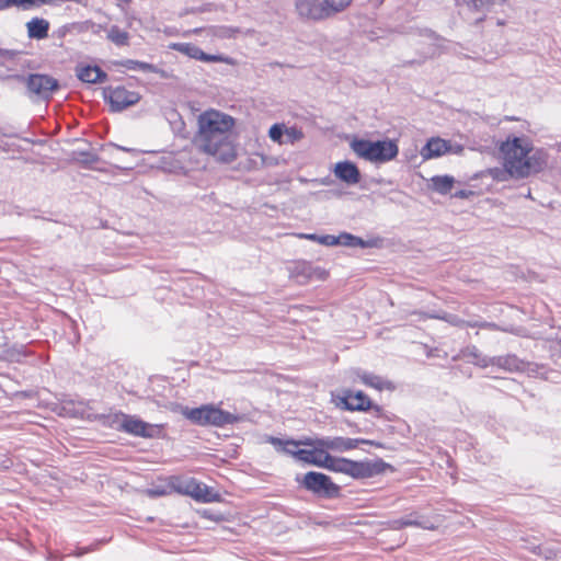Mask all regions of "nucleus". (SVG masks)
<instances>
[{
  "label": "nucleus",
  "instance_id": "obj_6",
  "mask_svg": "<svg viewBox=\"0 0 561 561\" xmlns=\"http://www.w3.org/2000/svg\"><path fill=\"white\" fill-rule=\"evenodd\" d=\"M324 468L348 474L353 478H370L377 473L376 466L368 461H354L346 458H335L328 454Z\"/></svg>",
  "mask_w": 561,
  "mask_h": 561
},
{
  "label": "nucleus",
  "instance_id": "obj_8",
  "mask_svg": "<svg viewBox=\"0 0 561 561\" xmlns=\"http://www.w3.org/2000/svg\"><path fill=\"white\" fill-rule=\"evenodd\" d=\"M302 443L306 446H317L318 448H322L325 453L327 450L342 453L355 449L359 443H365V440L350 437L328 436L321 438H306Z\"/></svg>",
  "mask_w": 561,
  "mask_h": 561
},
{
  "label": "nucleus",
  "instance_id": "obj_20",
  "mask_svg": "<svg viewBox=\"0 0 561 561\" xmlns=\"http://www.w3.org/2000/svg\"><path fill=\"white\" fill-rule=\"evenodd\" d=\"M394 528L400 529L403 527L414 526L420 527L427 530H434L437 528V525L426 517L417 516L416 514H410L400 519L393 522Z\"/></svg>",
  "mask_w": 561,
  "mask_h": 561
},
{
  "label": "nucleus",
  "instance_id": "obj_26",
  "mask_svg": "<svg viewBox=\"0 0 561 561\" xmlns=\"http://www.w3.org/2000/svg\"><path fill=\"white\" fill-rule=\"evenodd\" d=\"M339 245L350 247V248H369L373 245L370 241H365L359 237L351 234L348 232H342L337 236Z\"/></svg>",
  "mask_w": 561,
  "mask_h": 561
},
{
  "label": "nucleus",
  "instance_id": "obj_29",
  "mask_svg": "<svg viewBox=\"0 0 561 561\" xmlns=\"http://www.w3.org/2000/svg\"><path fill=\"white\" fill-rule=\"evenodd\" d=\"M466 2L477 11H489L494 5H503L507 0H466Z\"/></svg>",
  "mask_w": 561,
  "mask_h": 561
},
{
  "label": "nucleus",
  "instance_id": "obj_3",
  "mask_svg": "<svg viewBox=\"0 0 561 561\" xmlns=\"http://www.w3.org/2000/svg\"><path fill=\"white\" fill-rule=\"evenodd\" d=\"M181 413L186 420L198 426L224 427L240 421V416L225 411L214 403L197 408L183 407Z\"/></svg>",
  "mask_w": 561,
  "mask_h": 561
},
{
  "label": "nucleus",
  "instance_id": "obj_40",
  "mask_svg": "<svg viewBox=\"0 0 561 561\" xmlns=\"http://www.w3.org/2000/svg\"><path fill=\"white\" fill-rule=\"evenodd\" d=\"M92 550H93V548H91V549L90 548H84L78 554L81 556V554L87 553V552L92 551Z\"/></svg>",
  "mask_w": 561,
  "mask_h": 561
},
{
  "label": "nucleus",
  "instance_id": "obj_12",
  "mask_svg": "<svg viewBox=\"0 0 561 561\" xmlns=\"http://www.w3.org/2000/svg\"><path fill=\"white\" fill-rule=\"evenodd\" d=\"M295 10L299 19L304 21L328 20L322 0H295Z\"/></svg>",
  "mask_w": 561,
  "mask_h": 561
},
{
  "label": "nucleus",
  "instance_id": "obj_38",
  "mask_svg": "<svg viewBox=\"0 0 561 561\" xmlns=\"http://www.w3.org/2000/svg\"><path fill=\"white\" fill-rule=\"evenodd\" d=\"M298 237L301 239H307V240H311V241H316V242H318V239L320 238V236H318L316 233H300V234H298Z\"/></svg>",
  "mask_w": 561,
  "mask_h": 561
},
{
  "label": "nucleus",
  "instance_id": "obj_19",
  "mask_svg": "<svg viewBox=\"0 0 561 561\" xmlns=\"http://www.w3.org/2000/svg\"><path fill=\"white\" fill-rule=\"evenodd\" d=\"M447 140L439 137H433L427 140L425 146L421 149L420 153L423 160L426 161L442 157L443 154L447 153Z\"/></svg>",
  "mask_w": 561,
  "mask_h": 561
},
{
  "label": "nucleus",
  "instance_id": "obj_32",
  "mask_svg": "<svg viewBox=\"0 0 561 561\" xmlns=\"http://www.w3.org/2000/svg\"><path fill=\"white\" fill-rule=\"evenodd\" d=\"M284 134H285V125L284 124H274L271 126L268 130V137L279 145L284 144Z\"/></svg>",
  "mask_w": 561,
  "mask_h": 561
},
{
  "label": "nucleus",
  "instance_id": "obj_41",
  "mask_svg": "<svg viewBox=\"0 0 561 561\" xmlns=\"http://www.w3.org/2000/svg\"><path fill=\"white\" fill-rule=\"evenodd\" d=\"M480 327H490V324H488V323H482V324H480Z\"/></svg>",
  "mask_w": 561,
  "mask_h": 561
},
{
  "label": "nucleus",
  "instance_id": "obj_25",
  "mask_svg": "<svg viewBox=\"0 0 561 561\" xmlns=\"http://www.w3.org/2000/svg\"><path fill=\"white\" fill-rule=\"evenodd\" d=\"M353 0H322L328 20L345 11Z\"/></svg>",
  "mask_w": 561,
  "mask_h": 561
},
{
  "label": "nucleus",
  "instance_id": "obj_39",
  "mask_svg": "<svg viewBox=\"0 0 561 561\" xmlns=\"http://www.w3.org/2000/svg\"><path fill=\"white\" fill-rule=\"evenodd\" d=\"M116 148L119 149V150H123V151H129V152L134 151V149L125 148V147H122V146H116Z\"/></svg>",
  "mask_w": 561,
  "mask_h": 561
},
{
  "label": "nucleus",
  "instance_id": "obj_18",
  "mask_svg": "<svg viewBox=\"0 0 561 561\" xmlns=\"http://www.w3.org/2000/svg\"><path fill=\"white\" fill-rule=\"evenodd\" d=\"M312 449H298L297 451H293L295 454V458L311 463L318 467L324 468L325 460L328 459V453L323 451L322 448H318L317 446H311Z\"/></svg>",
  "mask_w": 561,
  "mask_h": 561
},
{
  "label": "nucleus",
  "instance_id": "obj_2",
  "mask_svg": "<svg viewBox=\"0 0 561 561\" xmlns=\"http://www.w3.org/2000/svg\"><path fill=\"white\" fill-rule=\"evenodd\" d=\"M503 154V170H491V174L499 181L507 176L524 179L543 170L548 163V154L542 149H535L527 137L507 138L501 145Z\"/></svg>",
  "mask_w": 561,
  "mask_h": 561
},
{
  "label": "nucleus",
  "instance_id": "obj_22",
  "mask_svg": "<svg viewBox=\"0 0 561 561\" xmlns=\"http://www.w3.org/2000/svg\"><path fill=\"white\" fill-rule=\"evenodd\" d=\"M30 38L44 39L48 36L49 22L45 19L34 18L26 23Z\"/></svg>",
  "mask_w": 561,
  "mask_h": 561
},
{
  "label": "nucleus",
  "instance_id": "obj_9",
  "mask_svg": "<svg viewBox=\"0 0 561 561\" xmlns=\"http://www.w3.org/2000/svg\"><path fill=\"white\" fill-rule=\"evenodd\" d=\"M332 401L337 408L348 411H366L371 407L369 398L363 391L343 390L334 393Z\"/></svg>",
  "mask_w": 561,
  "mask_h": 561
},
{
  "label": "nucleus",
  "instance_id": "obj_21",
  "mask_svg": "<svg viewBox=\"0 0 561 561\" xmlns=\"http://www.w3.org/2000/svg\"><path fill=\"white\" fill-rule=\"evenodd\" d=\"M77 77L85 83L104 82L107 75L98 66H78Z\"/></svg>",
  "mask_w": 561,
  "mask_h": 561
},
{
  "label": "nucleus",
  "instance_id": "obj_34",
  "mask_svg": "<svg viewBox=\"0 0 561 561\" xmlns=\"http://www.w3.org/2000/svg\"><path fill=\"white\" fill-rule=\"evenodd\" d=\"M318 243L328 245V247L339 245V239H337V236L324 234V236H320V238L318 239Z\"/></svg>",
  "mask_w": 561,
  "mask_h": 561
},
{
  "label": "nucleus",
  "instance_id": "obj_36",
  "mask_svg": "<svg viewBox=\"0 0 561 561\" xmlns=\"http://www.w3.org/2000/svg\"><path fill=\"white\" fill-rule=\"evenodd\" d=\"M473 194L474 193L470 190H459V191L455 192L453 196L456 198L466 199V198L473 196Z\"/></svg>",
  "mask_w": 561,
  "mask_h": 561
},
{
  "label": "nucleus",
  "instance_id": "obj_35",
  "mask_svg": "<svg viewBox=\"0 0 561 561\" xmlns=\"http://www.w3.org/2000/svg\"><path fill=\"white\" fill-rule=\"evenodd\" d=\"M447 147H448L447 153L462 154V152H463L462 145L451 144L450 141L447 140Z\"/></svg>",
  "mask_w": 561,
  "mask_h": 561
},
{
  "label": "nucleus",
  "instance_id": "obj_28",
  "mask_svg": "<svg viewBox=\"0 0 561 561\" xmlns=\"http://www.w3.org/2000/svg\"><path fill=\"white\" fill-rule=\"evenodd\" d=\"M107 38L117 46H125L128 44L129 35L126 31L113 25L107 32Z\"/></svg>",
  "mask_w": 561,
  "mask_h": 561
},
{
  "label": "nucleus",
  "instance_id": "obj_23",
  "mask_svg": "<svg viewBox=\"0 0 561 561\" xmlns=\"http://www.w3.org/2000/svg\"><path fill=\"white\" fill-rule=\"evenodd\" d=\"M357 377L360 379V381L364 385L375 388L377 390H383V389L393 390L394 389V385L391 381L386 380V379L381 378L380 376H377V375H374L370 373L358 371Z\"/></svg>",
  "mask_w": 561,
  "mask_h": 561
},
{
  "label": "nucleus",
  "instance_id": "obj_17",
  "mask_svg": "<svg viewBox=\"0 0 561 561\" xmlns=\"http://www.w3.org/2000/svg\"><path fill=\"white\" fill-rule=\"evenodd\" d=\"M481 367L494 365L500 368L514 371L522 369V362L515 355L496 356L491 358H482L481 362H476Z\"/></svg>",
  "mask_w": 561,
  "mask_h": 561
},
{
  "label": "nucleus",
  "instance_id": "obj_4",
  "mask_svg": "<svg viewBox=\"0 0 561 561\" xmlns=\"http://www.w3.org/2000/svg\"><path fill=\"white\" fill-rule=\"evenodd\" d=\"M351 149L362 159L370 162H387L398 156L399 148L393 140L370 141L354 139Z\"/></svg>",
  "mask_w": 561,
  "mask_h": 561
},
{
  "label": "nucleus",
  "instance_id": "obj_14",
  "mask_svg": "<svg viewBox=\"0 0 561 561\" xmlns=\"http://www.w3.org/2000/svg\"><path fill=\"white\" fill-rule=\"evenodd\" d=\"M291 276L300 284L307 283L310 279H325L328 273L320 268L314 267L311 263L301 261L297 262L291 270Z\"/></svg>",
  "mask_w": 561,
  "mask_h": 561
},
{
  "label": "nucleus",
  "instance_id": "obj_15",
  "mask_svg": "<svg viewBox=\"0 0 561 561\" xmlns=\"http://www.w3.org/2000/svg\"><path fill=\"white\" fill-rule=\"evenodd\" d=\"M174 50L186 55L191 58L207 61V62H229L228 58H225L220 55H208L204 53L198 46L191 44V43H175L171 46Z\"/></svg>",
  "mask_w": 561,
  "mask_h": 561
},
{
  "label": "nucleus",
  "instance_id": "obj_31",
  "mask_svg": "<svg viewBox=\"0 0 561 561\" xmlns=\"http://www.w3.org/2000/svg\"><path fill=\"white\" fill-rule=\"evenodd\" d=\"M305 137L302 130L296 126L286 127L284 134V144H295Z\"/></svg>",
  "mask_w": 561,
  "mask_h": 561
},
{
  "label": "nucleus",
  "instance_id": "obj_30",
  "mask_svg": "<svg viewBox=\"0 0 561 561\" xmlns=\"http://www.w3.org/2000/svg\"><path fill=\"white\" fill-rule=\"evenodd\" d=\"M122 65L129 70H140L145 72H157V68L148 62L127 59Z\"/></svg>",
  "mask_w": 561,
  "mask_h": 561
},
{
  "label": "nucleus",
  "instance_id": "obj_37",
  "mask_svg": "<svg viewBox=\"0 0 561 561\" xmlns=\"http://www.w3.org/2000/svg\"><path fill=\"white\" fill-rule=\"evenodd\" d=\"M448 321L455 325H463V324H467L469 327H477L478 324L474 322V323H471V322H466L461 319H458L457 317L455 316H450Z\"/></svg>",
  "mask_w": 561,
  "mask_h": 561
},
{
  "label": "nucleus",
  "instance_id": "obj_10",
  "mask_svg": "<svg viewBox=\"0 0 561 561\" xmlns=\"http://www.w3.org/2000/svg\"><path fill=\"white\" fill-rule=\"evenodd\" d=\"M26 87L30 94L47 100L59 88V84L53 77L35 73L27 77Z\"/></svg>",
  "mask_w": 561,
  "mask_h": 561
},
{
  "label": "nucleus",
  "instance_id": "obj_7",
  "mask_svg": "<svg viewBox=\"0 0 561 561\" xmlns=\"http://www.w3.org/2000/svg\"><path fill=\"white\" fill-rule=\"evenodd\" d=\"M116 421L118 423V430L128 433L134 436L151 438L154 436L156 425H151L135 415L125 413L116 414Z\"/></svg>",
  "mask_w": 561,
  "mask_h": 561
},
{
  "label": "nucleus",
  "instance_id": "obj_11",
  "mask_svg": "<svg viewBox=\"0 0 561 561\" xmlns=\"http://www.w3.org/2000/svg\"><path fill=\"white\" fill-rule=\"evenodd\" d=\"M302 485L313 493L333 496L339 493V486L321 472L310 471L304 476Z\"/></svg>",
  "mask_w": 561,
  "mask_h": 561
},
{
  "label": "nucleus",
  "instance_id": "obj_24",
  "mask_svg": "<svg viewBox=\"0 0 561 561\" xmlns=\"http://www.w3.org/2000/svg\"><path fill=\"white\" fill-rule=\"evenodd\" d=\"M454 184L455 178L451 175H435L431 179L432 190L442 195L450 193Z\"/></svg>",
  "mask_w": 561,
  "mask_h": 561
},
{
  "label": "nucleus",
  "instance_id": "obj_13",
  "mask_svg": "<svg viewBox=\"0 0 561 561\" xmlns=\"http://www.w3.org/2000/svg\"><path fill=\"white\" fill-rule=\"evenodd\" d=\"M107 99L114 111H122L138 103L140 95L138 92L127 90L124 87H116L108 90Z\"/></svg>",
  "mask_w": 561,
  "mask_h": 561
},
{
  "label": "nucleus",
  "instance_id": "obj_5",
  "mask_svg": "<svg viewBox=\"0 0 561 561\" xmlns=\"http://www.w3.org/2000/svg\"><path fill=\"white\" fill-rule=\"evenodd\" d=\"M170 486L175 492L203 503L215 502L219 499L218 493L211 488L194 478L173 477L170 481Z\"/></svg>",
  "mask_w": 561,
  "mask_h": 561
},
{
  "label": "nucleus",
  "instance_id": "obj_1",
  "mask_svg": "<svg viewBox=\"0 0 561 561\" xmlns=\"http://www.w3.org/2000/svg\"><path fill=\"white\" fill-rule=\"evenodd\" d=\"M234 118L217 110H207L198 115L196 148L221 162H231L237 157L232 140Z\"/></svg>",
  "mask_w": 561,
  "mask_h": 561
},
{
  "label": "nucleus",
  "instance_id": "obj_33",
  "mask_svg": "<svg viewBox=\"0 0 561 561\" xmlns=\"http://www.w3.org/2000/svg\"><path fill=\"white\" fill-rule=\"evenodd\" d=\"M465 355L471 358V362L476 365H478L476 362H481L482 358H486L485 356H482L479 352V350L476 346L467 347Z\"/></svg>",
  "mask_w": 561,
  "mask_h": 561
},
{
  "label": "nucleus",
  "instance_id": "obj_16",
  "mask_svg": "<svg viewBox=\"0 0 561 561\" xmlns=\"http://www.w3.org/2000/svg\"><path fill=\"white\" fill-rule=\"evenodd\" d=\"M333 173L336 179L347 185H356L360 181V172L355 163L351 161H341L334 165Z\"/></svg>",
  "mask_w": 561,
  "mask_h": 561
},
{
  "label": "nucleus",
  "instance_id": "obj_27",
  "mask_svg": "<svg viewBox=\"0 0 561 561\" xmlns=\"http://www.w3.org/2000/svg\"><path fill=\"white\" fill-rule=\"evenodd\" d=\"M268 442L277 449V450H280V451H284L286 454H289L291 456L295 457V454L291 453V451H297V447L299 445H304V440L301 442H297V440H294V439H287V440H283L280 438H277V437H270L268 438Z\"/></svg>",
  "mask_w": 561,
  "mask_h": 561
}]
</instances>
